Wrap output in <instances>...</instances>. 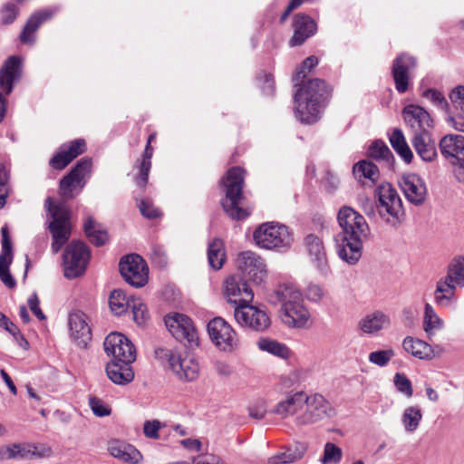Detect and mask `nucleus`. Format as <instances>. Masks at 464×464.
Here are the masks:
<instances>
[{
    "label": "nucleus",
    "mask_w": 464,
    "mask_h": 464,
    "mask_svg": "<svg viewBox=\"0 0 464 464\" xmlns=\"http://www.w3.org/2000/svg\"><path fill=\"white\" fill-rule=\"evenodd\" d=\"M272 412L283 419L293 417L298 429L314 426L336 415L335 409L323 394L304 392L288 393L275 405Z\"/></svg>",
    "instance_id": "f257e3e1"
},
{
    "label": "nucleus",
    "mask_w": 464,
    "mask_h": 464,
    "mask_svg": "<svg viewBox=\"0 0 464 464\" xmlns=\"http://www.w3.org/2000/svg\"><path fill=\"white\" fill-rule=\"evenodd\" d=\"M342 232L336 237L339 257L350 265L362 256V242L370 234V227L362 215L353 208L343 206L337 215Z\"/></svg>",
    "instance_id": "f03ea898"
},
{
    "label": "nucleus",
    "mask_w": 464,
    "mask_h": 464,
    "mask_svg": "<svg viewBox=\"0 0 464 464\" xmlns=\"http://www.w3.org/2000/svg\"><path fill=\"white\" fill-rule=\"evenodd\" d=\"M327 88L324 81L320 79L309 80L299 87L294 97V112L295 118L304 124L317 122L325 107Z\"/></svg>",
    "instance_id": "7ed1b4c3"
},
{
    "label": "nucleus",
    "mask_w": 464,
    "mask_h": 464,
    "mask_svg": "<svg viewBox=\"0 0 464 464\" xmlns=\"http://www.w3.org/2000/svg\"><path fill=\"white\" fill-rule=\"evenodd\" d=\"M245 170L240 167H233L227 170L223 179L226 188V197L222 200V207L227 216L235 220L245 219L250 215L251 209L244 208L243 187Z\"/></svg>",
    "instance_id": "20e7f679"
},
{
    "label": "nucleus",
    "mask_w": 464,
    "mask_h": 464,
    "mask_svg": "<svg viewBox=\"0 0 464 464\" xmlns=\"http://www.w3.org/2000/svg\"><path fill=\"white\" fill-rule=\"evenodd\" d=\"M374 195L377 198V212L381 218L393 227L401 224L405 211L401 198L392 184L384 182L378 185Z\"/></svg>",
    "instance_id": "39448f33"
},
{
    "label": "nucleus",
    "mask_w": 464,
    "mask_h": 464,
    "mask_svg": "<svg viewBox=\"0 0 464 464\" xmlns=\"http://www.w3.org/2000/svg\"><path fill=\"white\" fill-rule=\"evenodd\" d=\"M256 244L265 249L285 252L293 244L294 237L289 228L277 222H266L253 234Z\"/></svg>",
    "instance_id": "423d86ee"
},
{
    "label": "nucleus",
    "mask_w": 464,
    "mask_h": 464,
    "mask_svg": "<svg viewBox=\"0 0 464 464\" xmlns=\"http://www.w3.org/2000/svg\"><path fill=\"white\" fill-rule=\"evenodd\" d=\"M45 208L53 218L49 224L53 235L52 251L57 254L71 236L70 212L65 204H54L51 198H46Z\"/></svg>",
    "instance_id": "0eeeda50"
},
{
    "label": "nucleus",
    "mask_w": 464,
    "mask_h": 464,
    "mask_svg": "<svg viewBox=\"0 0 464 464\" xmlns=\"http://www.w3.org/2000/svg\"><path fill=\"white\" fill-rule=\"evenodd\" d=\"M443 158L453 167L455 178L464 185V136L448 134L439 143Z\"/></svg>",
    "instance_id": "6e6552de"
},
{
    "label": "nucleus",
    "mask_w": 464,
    "mask_h": 464,
    "mask_svg": "<svg viewBox=\"0 0 464 464\" xmlns=\"http://www.w3.org/2000/svg\"><path fill=\"white\" fill-rule=\"evenodd\" d=\"M156 353L160 359L167 360L170 370L179 379L191 382L198 378L199 365L192 355H181L177 351L169 349H160Z\"/></svg>",
    "instance_id": "1a4fd4ad"
},
{
    "label": "nucleus",
    "mask_w": 464,
    "mask_h": 464,
    "mask_svg": "<svg viewBox=\"0 0 464 464\" xmlns=\"http://www.w3.org/2000/svg\"><path fill=\"white\" fill-rule=\"evenodd\" d=\"M90 260L88 246L81 241L71 242L64 250L63 266L64 276L69 279L82 276Z\"/></svg>",
    "instance_id": "9d476101"
},
{
    "label": "nucleus",
    "mask_w": 464,
    "mask_h": 464,
    "mask_svg": "<svg viewBox=\"0 0 464 464\" xmlns=\"http://www.w3.org/2000/svg\"><path fill=\"white\" fill-rule=\"evenodd\" d=\"M234 318L242 328L254 332L266 331L271 324L266 310L250 303L236 306Z\"/></svg>",
    "instance_id": "9b49d317"
},
{
    "label": "nucleus",
    "mask_w": 464,
    "mask_h": 464,
    "mask_svg": "<svg viewBox=\"0 0 464 464\" xmlns=\"http://www.w3.org/2000/svg\"><path fill=\"white\" fill-rule=\"evenodd\" d=\"M208 333L214 345L220 351L232 352L238 348L239 338L232 326L221 317L208 324Z\"/></svg>",
    "instance_id": "f8f14e48"
},
{
    "label": "nucleus",
    "mask_w": 464,
    "mask_h": 464,
    "mask_svg": "<svg viewBox=\"0 0 464 464\" xmlns=\"http://www.w3.org/2000/svg\"><path fill=\"white\" fill-rule=\"evenodd\" d=\"M165 325L172 336L190 346L198 345V331L192 320L183 314L173 313L164 318Z\"/></svg>",
    "instance_id": "ddd939ff"
},
{
    "label": "nucleus",
    "mask_w": 464,
    "mask_h": 464,
    "mask_svg": "<svg viewBox=\"0 0 464 464\" xmlns=\"http://www.w3.org/2000/svg\"><path fill=\"white\" fill-rule=\"evenodd\" d=\"M92 160L90 158L81 159L71 172L60 181V190L63 197L72 198L80 193L85 185V177L92 169Z\"/></svg>",
    "instance_id": "4468645a"
},
{
    "label": "nucleus",
    "mask_w": 464,
    "mask_h": 464,
    "mask_svg": "<svg viewBox=\"0 0 464 464\" xmlns=\"http://www.w3.org/2000/svg\"><path fill=\"white\" fill-rule=\"evenodd\" d=\"M120 272L126 282L135 287H141L148 281V266L139 255L123 257L120 262Z\"/></svg>",
    "instance_id": "2eb2a0df"
},
{
    "label": "nucleus",
    "mask_w": 464,
    "mask_h": 464,
    "mask_svg": "<svg viewBox=\"0 0 464 464\" xmlns=\"http://www.w3.org/2000/svg\"><path fill=\"white\" fill-rule=\"evenodd\" d=\"M104 350L112 357L111 362H133L136 350L131 342L120 333L110 334L104 341Z\"/></svg>",
    "instance_id": "dca6fc26"
},
{
    "label": "nucleus",
    "mask_w": 464,
    "mask_h": 464,
    "mask_svg": "<svg viewBox=\"0 0 464 464\" xmlns=\"http://www.w3.org/2000/svg\"><path fill=\"white\" fill-rule=\"evenodd\" d=\"M278 317L286 327L293 329H308L313 324L311 313L304 304V298L279 308Z\"/></svg>",
    "instance_id": "f3484780"
},
{
    "label": "nucleus",
    "mask_w": 464,
    "mask_h": 464,
    "mask_svg": "<svg viewBox=\"0 0 464 464\" xmlns=\"http://www.w3.org/2000/svg\"><path fill=\"white\" fill-rule=\"evenodd\" d=\"M223 294L227 302L236 306L249 304L254 298L252 289L239 276H230L226 278L223 284Z\"/></svg>",
    "instance_id": "a211bd4d"
},
{
    "label": "nucleus",
    "mask_w": 464,
    "mask_h": 464,
    "mask_svg": "<svg viewBox=\"0 0 464 464\" xmlns=\"http://www.w3.org/2000/svg\"><path fill=\"white\" fill-rule=\"evenodd\" d=\"M416 67L414 57L408 54L397 56L392 63V74L395 89L399 93L408 91L412 77V71Z\"/></svg>",
    "instance_id": "6ab92c4d"
},
{
    "label": "nucleus",
    "mask_w": 464,
    "mask_h": 464,
    "mask_svg": "<svg viewBox=\"0 0 464 464\" xmlns=\"http://www.w3.org/2000/svg\"><path fill=\"white\" fill-rule=\"evenodd\" d=\"M304 246L311 265L322 276H327L331 273L326 251L322 239L310 234L304 238Z\"/></svg>",
    "instance_id": "aec40b11"
},
{
    "label": "nucleus",
    "mask_w": 464,
    "mask_h": 464,
    "mask_svg": "<svg viewBox=\"0 0 464 464\" xmlns=\"http://www.w3.org/2000/svg\"><path fill=\"white\" fill-rule=\"evenodd\" d=\"M402 117L413 136L422 132H430L432 129L433 121L430 113L419 105L409 104L405 106L402 110Z\"/></svg>",
    "instance_id": "412c9836"
},
{
    "label": "nucleus",
    "mask_w": 464,
    "mask_h": 464,
    "mask_svg": "<svg viewBox=\"0 0 464 464\" xmlns=\"http://www.w3.org/2000/svg\"><path fill=\"white\" fill-rule=\"evenodd\" d=\"M237 262L238 268L256 284H261L266 277V266L257 254L252 251L242 252L238 255Z\"/></svg>",
    "instance_id": "4be33fe9"
},
{
    "label": "nucleus",
    "mask_w": 464,
    "mask_h": 464,
    "mask_svg": "<svg viewBox=\"0 0 464 464\" xmlns=\"http://www.w3.org/2000/svg\"><path fill=\"white\" fill-rule=\"evenodd\" d=\"M400 186L409 202L415 206L422 205L426 199L427 188L423 179L417 174L403 175Z\"/></svg>",
    "instance_id": "5701e85b"
},
{
    "label": "nucleus",
    "mask_w": 464,
    "mask_h": 464,
    "mask_svg": "<svg viewBox=\"0 0 464 464\" xmlns=\"http://www.w3.org/2000/svg\"><path fill=\"white\" fill-rule=\"evenodd\" d=\"M86 150L83 139H77L61 145L58 152L50 160V165L55 169H63L76 157Z\"/></svg>",
    "instance_id": "b1692460"
},
{
    "label": "nucleus",
    "mask_w": 464,
    "mask_h": 464,
    "mask_svg": "<svg viewBox=\"0 0 464 464\" xmlns=\"http://www.w3.org/2000/svg\"><path fill=\"white\" fill-rule=\"evenodd\" d=\"M2 247L0 253V279L9 288L15 286V280L9 271L13 260L12 242L9 236L8 227L5 225L1 228Z\"/></svg>",
    "instance_id": "393cba45"
},
{
    "label": "nucleus",
    "mask_w": 464,
    "mask_h": 464,
    "mask_svg": "<svg viewBox=\"0 0 464 464\" xmlns=\"http://www.w3.org/2000/svg\"><path fill=\"white\" fill-rule=\"evenodd\" d=\"M303 299V294L299 287L292 282L281 283L268 295V302L273 305H279L280 308Z\"/></svg>",
    "instance_id": "a878e982"
},
{
    "label": "nucleus",
    "mask_w": 464,
    "mask_h": 464,
    "mask_svg": "<svg viewBox=\"0 0 464 464\" xmlns=\"http://www.w3.org/2000/svg\"><path fill=\"white\" fill-rule=\"evenodd\" d=\"M391 326L390 315L375 310L366 314L358 323V328L365 334L376 336Z\"/></svg>",
    "instance_id": "bb28decb"
},
{
    "label": "nucleus",
    "mask_w": 464,
    "mask_h": 464,
    "mask_svg": "<svg viewBox=\"0 0 464 464\" xmlns=\"http://www.w3.org/2000/svg\"><path fill=\"white\" fill-rule=\"evenodd\" d=\"M69 329L75 343L85 348L92 339L91 328L83 313H73L69 315Z\"/></svg>",
    "instance_id": "cd10ccee"
},
{
    "label": "nucleus",
    "mask_w": 464,
    "mask_h": 464,
    "mask_svg": "<svg viewBox=\"0 0 464 464\" xmlns=\"http://www.w3.org/2000/svg\"><path fill=\"white\" fill-rule=\"evenodd\" d=\"M294 34L290 39L291 46L301 45L316 32L314 21L308 15L298 14L294 17Z\"/></svg>",
    "instance_id": "c85d7f7f"
},
{
    "label": "nucleus",
    "mask_w": 464,
    "mask_h": 464,
    "mask_svg": "<svg viewBox=\"0 0 464 464\" xmlns=\"http://www.w3.org/2000/svg\"><path fill=\"white\" fill-rule=\"evenodd\" d=\"M110 454L126 463L138 464L142 460L141 453L131 444L120 440H111L108 443Z\"/></svg>",
    "instance_id": "c756f323"
},
{
    "label": "nucleus",
    "mask_w": 464,
    "mask_h": 464,
    "mask_svg": "<svg viewBox=\"0 0 464 464\" xmlns=\"http://www.w3.org/2000/svg\"><path fill=\"white\" fill-rule=\"evenodd\" d=\"M411 143L417 154L424 161H432L437 158V147L430 131L415 134L411 139Z\"/></svg>",
    "instance_id": "7c9ffc66"
},
{
    "label": "nucleus",
    "mask_w": 464,
    "mask_h": 464,
    "mask_svg": "<svg viewBox=\"0 0 464 464\" xmlns=\"http://www.w3.org/2000/svg\"><path fill=\"white\" fill-rule=\"evenodd\" d=\"M20 59L10 57L0 70V88L5 94H9L13 90V83L20 76Z\"/></svg>",
    "instance_id": "2f4dec72"
},
{
    "label": "nucleus",
    "mask_w": 464,
    "mask_h": 464,
    "mask_svg": "<svg viewBox=\"0 0 464 464\" xmlns=\"http://www.w3.org/2000/svg\"><path fill=\"white\" fill-rule=\"evenodd\" d=\"M131 362H111L107 364L106 372L109 379L118 385L130 383L134 378Z\"/></svg>",
    "instance_id": "473e14b6"
},
{
    "label": "nucleus",
    "mask_w": 464,
    "mask_h": 464,
    "mask_svg": "<svg viewBox=\"0 0 464 464\" xmlns=\"http://www.w3.org/2000/svg\"><path fill=\"white\" fill-rule=\"evenodd\" d=\"M56 8H49L34 14L27 21L21 35L20 40L24 44H31L34 42L32 35L39 28V26L55 13Z\"/></svg>",
    "instance_id": "72a5a7b5"
},
{
    "label": "nucleus",
    "mask_w": 464,
    "mask_h": 464,
    "mask_svg": "<svg viewBox=\"0 0 464 464\" xmlns=\"http://www.w3.org/2000/svg\"><path fill=\"white\" fill-rule=\"evenodd\" d=\"M404 351L420 360H431L434 355L433 348L426 342L411 336H407L402 342Z\"/></svg>",
    "instance_id": "f704fd0d"
},
{
    "label": "nucleus",
    "mask_w": 464,
    "mask_h": 464,
    "mask_svg": "<svg viewBox=\"0 0 464 464\" xmlns=\"http://www.w3.org/2000/svg\"><path fill=\"white\" fill-rule=\"evenodd\" d=\"M423 413L420 406L411 405L406 407L401 417V421L407 433L415 432L422 420Z\"/></svg>",
    "instance_id": "c9c22d12"
},
{
    "label": "nucleus",
    "mask_w": 464,
    "mask_h": 464,
    "mask_svg": "<svg viewBox=\"0 0 464 464\" xmlns=\"http://www.w3.org/2000/svg\"><path fill=\"white\" fill-rule=\"evenodd\" d=\"M353 172L355 179L362 183H364V180H368L371 184H373L380 176L377 166L368 160L357 162L353 168Z\"/></svg>",
    "instance_id": "e433bc0d"
},
{
    "label": "nucleus",
    "mask_w": 464,
    "mask_h": 464,
    "mask_svg": "<svg viewBox=\"0 0 464 464\" xmlns=\"http://www.w3.org/2000/svg\"><path fill=\"white\" fill-rule=\"evenodd\" d=\"M226 251L222 240L218 238L209 242L208 246V265L214 270H219L225 262Z\"/></svg>",
    "instance_id": "4c0bfd02"
},
{
    "label": "nucleus",
    "mask_w": 464,
    "mask_h": 464,
    "mask_svg": "<svg viewBox=\"0 0 464 464\" xmlns=\"http://www.w3.org/2000/svg\"><path fill=\"white\" fill-rule=\"evenodd\" d=\"M390 142L393 150L406 162L410 163L413 154L405 140L403 132L400 129H394L390 136Z\"/></svg>",
    "instance_id": "58836bf2"
},
{
    "label": "nucleus",
    "mask_w": 464,
    "mask_h": 464,
    "mask_svg": "<svg viewBox=\"0 0 464 464\" xmlns=\"http://www.w3.org/2000/svg\"><path fill=\"white\" fill-rule=\"evenodd\" d=\"M456 285L445 277L439 280L434 292V299L438 305L447 306L454 297Z\"/></svg>",
    "instance_id": "ea45409f"
},
{
    "label": "nucleus",
    "mask_w": 464,
    "mask_h": 464,
    "mask_svg": "<svg viewBox=\"0 0 464 464\" xmlns=\"http://www.w3.org/2000/svg\"><path fill=\"white\" fill-rule=\"evenodd\" d=\"M443 327V321L439 317L433 307L426 303L424 306L423 329L429 337L434 335Z\"/></svg>",
    "instance_id": "a19ab883"
},
{
    "label": "nucleus",
    "mask_w": 464,
    "mask_h": 464,
    "mask_svg": "<svg viewBox=\"0 0 464 464\" xmlns=\"http://www.w3.org/2000/svg\"><path fill=\"white\" fill-rule=\"evenodd\" d=\"M257 346L261 351L269 353L282 359H286L291 354V351L285 344L269 338H260L257 342Z\"/></svg>",
    "instance_id": "79ce46f5"
},
{
    "label": "nucleus",
    "mask_w": 464,
    "mask_h": 464,
    "mask_svg": "<svg viewBox=\"0 0 464 464\" xmlns=\"http://www.w3.org/2000/svg\"><path fill=\"white\" fill-rule=\"evenodd\" d=\"M130 303L131 297H128L121 289L113 290L110 295V308L116 315L123 314L130 307Z\"/></svg>",
    "instance_id": "37998d69"
},
{
    "label": "nucleus",
    "mask_w": 464,
    "mask_h": 464,
    "mask_svg": "<svg viewBox=\"0 0 464 464\" xmlns=\"http://www.w3.org/2000/svg\"><path fill=\"white\" fill-rule=\"evenodd\" d=\"M445 278L456 286L464 287V257H457L450 263Z\"/></svg>",
    "instance_id": "c03bdc74"
},
{
    "label": "nucleus",
    "mask_w": 464,
    "mask_h": 464,
    "mask_svg": "<svg viewBox=\"0 0 464 464\" xmlns=\"http://www.w3.org/2000/svg\"><path fill=\"white\" fill-rule=\"evenodd\" d=\"M84 231L90 242L97 246H102L108 241L107 232L101 229L92 218L85 221Z\"/></svg>",
    "instance_id": "a18cd8bd"
},
{
    "label": "nucleus",
    "mask_w": 464,
    "mask_h": 464,
    "mask_svg": "<svg viewBox=\"0 0 464 464\" xmlns=\"http://www.w3.org/2000/svg\"><path fill=\"white\" fill-rule=\"evenodd\" d=\"M152 155L153 148L151 145L147 144L140 166V175L136 178V184L140 188H144L148 182L149 173L151 168Z\"/></svg>",
    "instance_id": "49530a36"
},
{
    "label": "nucleus",
    "mask_w": 464,
    "mask_h": 464,
    "mask_svg": "<svg viewBox=\"0 0 464 464\" xmlns=\"http://www.w3.org/2000/svg\"><path fill=\"white\" fill-rule=\"evenodd\" d=\"M307 451V445L302 442H296L287 447L284 451V460L286 464L297 462L301 460Z\"/></svg>",
    "instance_id": "de8ad7c7"
},
{
    "label": "nucleus",
    "mask_w": 464,
    "mask_h": 464,
    "mask_svg": "<svg viewBox=\"0 0 464 464\" xmlns=\"http://www.w3.org/2000/svg\"><path fill=\"white\" fill-rule=\"evenodd\" d=\"M343 451L333 442H326L320 459L322 464H338L342 460Z\"/></svg>",
    "instance_id": "09e8293b"
},
{
    "label": "nucleus",
    "mask_w": 464,
    "mask_h": 464,
    "mask_svg": "<svg viewBox=\"0 0 464 464\" xmlns=\"http://www.w3.org/2000/svg\"><path fill=\"white\" fill-rule=\"evenodd\" d=\"M393 383L396 390L406 398H411L413 388L410 379L402 372H396L393 377Z\"/></svg>",
    "instance_id": "8fccbe9b"
},
{
    "label": "nucleus",
    "mask_w": 464,
    "mask_h": 464,
    "mask_svg": "<svg viewBox=\"0 0 464 464\" xmlns=\"http://www.w3.org/2000/svg\"><path fill=\"white\" fill-rule=\"evenodd\" d=\"M392 349L378 350L369 353L368 360L371 363L379 367H385L394 357Z\"/></svg>",
    "instance_id": "3c124183"
},
{
    "label": "nucleus",
    "mask_w": 464,
    "mask_h": 464,
    "mask_svg": "<svg viewBox=\"0 0 464 464\" xmlns=\"http://www.w3.org/2000/svg\"><path fill=\"white\" fill-rule=\"evenodd\" d=\"M129 308H131L133 319L138 324H143L149 315L145 304L140 299L131 297V303Z\"/></svg>",
    "instance_id": "603ef678"
},
{
    "label": "nucleus",
    "mask_w": 464,
    "mask_h": 464,
    "mask_svg": "<svg viewBox=\"0 0 464 464\" xmlns=\"http://www.w3.org/2000/svg\"><path fill=\"white\" fill-rule=\"evenodd\" d=\"M318 64L317 57L312 55L306 58L303 63L296 69L295 73L293 77L294 82H297L298 81L303 80L307 72L311 71L314 67ZM297 83H295V86Z\"/></svg>",
    "instance_id": "864d4df0"
},
{
    "label": "nucleus",
    "mask_w": 464,
    "mask_h": 464,
    "mask_svg": "<svg viewBox=\"0 0 464 464\" xmlns=\"http://www.w3.org/2000/svg\"><path fill=\"white\" fill-rule=\"evenodd\" d=\"M369 154L373 159L389 160L392 156L390 149L382 140L372 142L369 149Z\"/></svg>",
    "instance_id": "5fc2aeb1"
},
{
    "label": "nucleus",
    "mask_w": 464,
    "mask_h": 464,
    "mask_svg": "<svg viewBox=\"0 0 464 464\" xmlns=\"http://www.w3.org/2000/svg\"><path fill=\"white\" fill-rule=\"evenodd\" d=\"M422 96L430 101L431 103L439 109L445 110L448 107V102L444 95L436 89H428L424 91Z\"/></svg>",
    "instance_id": "6e6d98bb"
},
{
    "label": "nucleus",
    "mask_w": 464,
    "mask_h": 464,
    "mask_svg": "<svg viewBox=\"0 0 464 464\" xmlns=\"http://www.w3.org/2000/svg\"><path fill=\"white\" fill-rule=\"evenodd\" d=\"M89 406L93 414L97 417L109 416L111 412V407L97 397H92L89 399Z\"/></svg>",
    "instance_id": "4d7b16f0"
},
{
    "label": "nucleus",
    "mask_w": 464,
    "mask_h": 464,
    "mask_svg": "<svg viewBox=\"0 0 464 464\" xmlns=\"http://www.w3.org/2000/svg\"><path fill=\"white\" fill-rule=\"evenodd\" d=\"M449 99L452 105L464 113V85H458L449 93Z\"/></svg>",
    "instance_id": "13d9d810"
},
{
    "label": "nucleus",
    "mask_w": 464,
    "mask_h": 464,
    "mask_svg": "<svg viewBox=\"0 0 464 464\" xmlns=\"http://www.w3.org/2000/svg\"><path fill=\"white\" fill-rule=\"evenodd\" d=\"M30 448L31 444L29 443L9 445L11 459H30Z\"/></svg>",
    "instance_id": "bf43d9fd"
},
{
    "label": "nucleus",
    "mask_w": 464,
    "mask_h": 464,
    "mask_svg": "<svg viewBox=\"0 0 464 464\" xmlns=\"http://www.w3.org/2000/svg\"><path fill=\"white\" fill-rule=\"evenodd\" d=\"M162 424L158 420H146L143 424V432L144 435L152 440L160 439V430L161 429Z\"/></svg>",
    "instance_id": "052dcab7"
},
{
    "label": "nucleus",
    "mask_w": 464,
    "mask_h": 464,
    "mask_svg": "<svg viewBox=\"0 0 464 464\" xmlns=\"http://www.w3.org/2000/svg\"><path fill=\"white\" fill-rule=\"evenodd\" d=\"M138 208L141 215L146 218H155L160 215V212L156 208L152 202L149 199H142L140 201Z\"/></svg>",
    "instance_id": "680f3d73"
},
{
    "label": "nucleus",
    "mask_w": 464,
    "mask_h": 464,
    "mask_svg": "<svg viewBox=\"0 0 464 464\" xmlns=\"http://www.w3.org/2000/svg\"><path fill=\"white\" fill-rule=\"evenodd\" d=\"M18 14V8L13 3H7L1 10V19L4 24L13 23Z\"/></svg>",
    "instance_id": "e2e57ef3"
},
{
    "label": "nucleus",
    "mask_w": 464,
    "mask_h": 464,
    "mask_svg": "<svg viewBox=\"0 0 464 464\" xmlns=\"http://www.w3.org/2000/svg\"><path fill=\"white\" fill-rule=\"evenodd\" d=\"M30 451V459L49 458L52 455L51 448L44 444H31Z\"/></svg>",
    "instance_id": "0e129e2a"
},
{
    "label": "nucleus",
    "mask_w": 464,
    "mask_h": 464,
    "mask_svg": "<svg viewBox=\"0 0 464 464\" xmlns=\"http://www.w3.org/2000/svg\"><path fill=\"white\" fill-rule=\"evenodd\" d=\"M258 82L262 84L261 88L266 95H272L274 92V79L270 73L263 72L258 78Z\"/></svg>",
    "instance_id": "69168bd1"
},
{
    "label": "nucleus",
    "mask_w": 464,
    "mask_h": 464,
    "mask_svg": "<svg viewBox=\"0 0 464 464\" xmlns=\"http://www.w3.org/2000/svg\"><path fill=\"white\" fill-rule=\"evenodd\" d=\"M28 305H29V308L31 309V311L34 313V314L39 319V320H44L45 319V315L44 314V313L42 312L40 306H39V299H38V296L35 293H33L28 300Z\"/></svg>",
    "instance_id": "338daca9"
},
{
    "label": "nucleus",
    "mask_w": 464,
    "mask_h": 464,
    "mask_svg": "<svg viewBox=\"0 0 464 464\" xmlns=\"http://www.w3.org/2000/svg\"><path fill=\"white\" fill-rule=\"evenodd\" d=\"M7 195V176L6 172L4 169H2L0 170V208L5 206Z\"/></svg>",
    "instance_id": "774afa93"
}]
</instances>
